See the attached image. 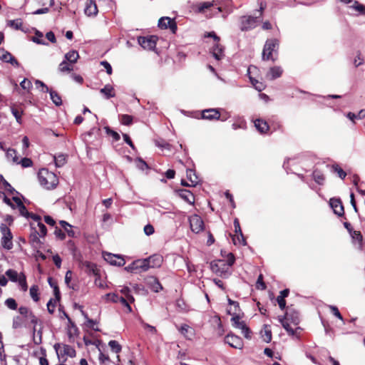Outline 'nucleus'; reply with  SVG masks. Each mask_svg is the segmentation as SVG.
Wrapping results in <instances>:
<instances>
[{
    "mask_svg": "<svg viewBox=\"0 0 365 365\" xmlns=\"http://www.w3.org/2000/svg\"><path fill=\"white\" fill-rule=\"evenodd\" d=\"M38 178L41 185L48 190L54 188L58 182L57 176L46 168L39 170Z\"/></svg>",
    "mask_w": 365,
    "mask_h": 365,
    "instance_id": "obj_1",
    "label": "nucleus"
},
{
    "mask_svg": "<svg viewBox=\"0 0 365 365\" xmlns=\"http://www.w3.org/2000/svg\"><path fill=\"white\" fill-rule=\"evenodd\" d=\"M278 48L279 41L277 38L267 39L263 48L262 59L264 61L272 60V61H274L275 58H273L272 53H277Z\"/></svg>",
    "mask_w": 365,
    "mask_h": 365,
    "instance_id": "obj_2",
    "label": "nucleus"
},
{
    "mask_svg": "<svg viewBox=\"0 0 365 365\" xmlns=\"http://www.w3.org/2000/svg\"><path fill=\"white\" fill-rule=\"evenodd\" d=\"M210 268L213 272L221 277H227L230 274V267L225 259L212 261L210 263Z\"/></svg>",
    "mask_w": 365,
    "mask_h": 365,
    "instance_id": "obj_3",
    "label": "nucleus"
},
{
    "mask_svg": "<svg viewBox=\"0 0 365 365\" xmlns=\"http://www.w3.org/2000/svg\"><path fill=\"white\" fill-rule=\"evenodd\" d=\"M257 16H242L240 18V29L247 31L255 29L257 26Z\"/></svg>",
    "mask_w": 365,
    "mask_h": 365,
    "instance_id": "obj_4",
    "label": "nucleus"
},
{
    "mask_svg": "<svg viewBox=\"0 0 365 365\" xmlns=\"http://www.w3.org/2000/svg\"><path fill=\"white\" fill-rule=\"evenodd\" d=\"M1 232L3 235L1 238V245L4 248L11 250L13 247L12 235L10 230L4 224L0 226Z\"/></svg>",
    "mask_w": 365,
    "mask_h": 365,
    "instance_id": "obj_5",
    "label": "nucleus"
},
{
    "mask_svg": "<svg viewBox=\"0 0 365 365\" xmlns=\"http://www.w3.org/2000/svg\"><path fill=\"white\" fill-rule=\"evenodd\" d=\"M189 223L191 230L198 234L204 229V222L202 218L197 215H193L189 217Z\"/></svg>",
    "mask_w": 365,
    "mask_h": 365,
    "instance_id": "obj_6",
    "label": "nucleus"
},
{
    "mask_svg": "<svg viewBox=\"0 0 365 365\" xmlns=\"http://www.w3.org/2000/svg\"><path fill=\"white\" fill-rule=\"evenodd\" d=\"M54 349L56 351V354L58 356H68L69 357L76 356V352L74 348H73L70 345L63 344L61 345L60 344H56L54 345Z\"/></svg>",
    "mask_w": 365,
    "mask_h": 365,
    "instance_id": "obj_7",
    "label": "nucleus"
},
{
    "mask_svg": "<svg viewBox=\"0 0 365 365\" xmlns=\"http://www.w3.org/2000/svg\"><path fill=\"white\" fill-rule=\"evenodd\" d=\"M158 38L155 36H140L138 39V43L144 48L153 50L156 46Z\"/></svg>",
    "mask_w": 365,
    "mask_h": 365,
    "instance_id": "obj_8",
    "label": "nucleus"
},
{
    "mask_svg": "<svg viewBox=\"0 0 365 365\" xmlns=\"http://www.w3.org/2000/svg\"><path fill=\"white\" fill-rule=\"evenodd\" d=\"M150 264L148 262V259H139L133 262L132 264L126 267L125 269L128 271H139L145 272L151 268Z\"/></svg>",
    "mask_w": 365,
    "mask_h": 365,
    "instance_id": "obj_9",
    "label": "nucleus"
},
{
    "mask_svg": "<svg viewBox=\"0 0 365 365\" xmlns=\"http://www.w3.org/2000/svg\"><path fill=\"white\" fill-rule=\"evenodd\" d=\"M158 26L161 29H170L173 34H175L178 29L175 20L169 17H161L158 21Z\"/></svg>",
    "mask_w": 365,
    "mask_h": 365,
    "instance_id": "obj_10",
    "label": "nucleus"
},
{
    "mask_svg": "<svg viewBox=\"0 0 365 365\" xmlns=\"http://www.w3.org/2000/svg\"><path fill=\"white\" fill-rule=\"evenodd\" d=\"M103 257L106 262L112 265L121 267L125 263V259L120 255L106 252L103 253Z\"/></svg>",
    "mask_w": 365,
    "mask_h": 365,
    "instance_id": "obj_11",
    "label": "nucleus"
},
{
    "mask_svg": "<svg viewBox=\"0 0 365 365\" xmlns=\"http://www.w3.org/2000/svg\"><path fill=\"white\" fill-rule=\"evenodd\" d=\"M234 227H235V232H236V235H234L233 237H232V240L234 242V244L235 245L239 244V245H246V241H245V237L243 236V234L242 232L239 220L237 218L234 220Z\"/></svg>",
    "mask_w": 365,
    "mask_h": 365,
    "instance_id": "obj_12",
    "label": "nucleus"
},
{
    "mask_svg": "<svg viewBox=\"0 0 365 365\" xmlns=\"http://www.w3.org/2000/svg\"><path fill=\"white\" fill-rule=\"evenodd\" d=\"M107 297H108V300H110L113 302L120 303L122 305H123L124 307H125L127 308L128 312H132L131 307L129 304L130 302L128 299H126L124 297L119 296L118 294L113 293V294H108Z\"/></svg>",
    "mask_w": 365,
    "mask_h": 365,
    "instance_id": "obj_13",
    "label": "nucleus"
},
{
    "mask_svg": "<svg viewBox=\"0 0 365 365\" xmlns=\"http://www.w3.org/2000/svg\"><path fill=\"white\" fill-rule=\"evenodd\" d=\"M220 113L217 108H209L202 111V118L209 120H220Z\"/></svg>",
    "mask_w": 365,
    "mask_h": 365,
    "instance_id": "obj_14",
    "label": "nucleus"
},
{
    "mask_svg": "<svg viewBox=\"0 0 365 365\" xmlns=\"http://www.w3.org/2000/svg\"><path fill=\"white\" fill-rule=\"evenodd\" d=\"M0 59L4 62L10 63L11 65L19 67L18 61L8 51L4 48H0Z\"/></svg>",
    "mask_w": 365,
    "mask_h": 365,
    "instance_id": "obj_15",
    "label": "nucleus"
},
{
    "mask_svg": "<svg viewBox=\"0 0 365 365\" xmlns=\"http://www.w3.org/2000/svg\"><path fill=\"white\" fill-rule=\"evenodd\" d=\"M175 192L178 193L179 197L186 202L189 203L190 205H194L195 196L190 190L185 189H179Z\"/></svg>",
    "mask_w": 365,
    "mask_h": 365,
    "instance_id": "obj_16",
    "label": "nucleus"
},
{
    "mask_svg": "<svg viewBox=\"0 0 365 365\" xmlns=\"http://www.w3.org/2000/svg\"><path fill=\"white\" fill-rule=\"evenodd\" d=\"M225 342L235 349H241L242 347L241 338L234 334H227L225 336Z\"/></svg>",
    "mask_w": 365,
    "mask_h": 365,
    "instance_id": "obj_17",
    "label": "nucleus"
},
{
    "mask_svg": "<svg viewBox=\"0 0 365 365\" xmlns=\"http://www.w3.org/2000/svg\"><path fill=\"white\" fill-rule=\"evenodd\" d=\"M283 69L280 66L271 67L266 74V78L270 81L274 80L282 76Z\"/></svg>",
    "mask_w": 365,
    "mask_h": 365,
    "instance_id": "obj_18",
    "label": "nucleus"
},
{
    "mask_svg": "<svg viewBox=\"0 0 365 365\" xmlns=\"http://www.w3.org/2000/svg\"><path fill=\"white\" fill-rule=\"evenodd\" d=\"M330 205L335 214L341 216L344 214V207L339 199L332 198L330 200Z\"/></svg>",
    "mask_w": 365,
    "mask_h": 365,
    "instance_id": "obj_19",
    "label": "nucleus"
},
{
    "mask_svg": "<svg viewBox=\"0 0 365 365\" xmlns=\"http://www.w3.org/2000/svg\"><path fill=\"white\" fill-rule=\"evenodd\" d=\"M283 317L294 325H297L299 323V313L290 309L286 312Z\"/></svg>",
    "mask_w": 365,
    "mask_h": 365,
    "instance_id": "obj_20",
    "label": "nucleus"
},
{
    "mask_svg": "<svg viewBox=\"0 0 365 365\" xmlns=\"http://www.w3.org/2000/svg\"><path fill=\"white\" fill-rule=\"evenodd\" d=\"M85 14L88 16H95L98 13L97 6L92 0H88L85 8Z\"/></svg>",
    "mask_w": 365,
    "mask_h": 365,
    "instance_id": "obj_21",
    "label": "nucleus"
},
{
    "mask_svg": "<svg viewBox=\"0 0 365 365\" xmlns=\"http://www.w3.org/2000/svg\"><path fill=\"white\" fill-rule=\"evenodd\" d=\"M151 267H159L161 266L163 258L160 255H153L147 258Z\"/></svg>",
    "mask_w": 365,
    "mask_h": 365,
    "instance_id": "obj_22",
    "label": "nucleus"
},
{
    "mask_svg": "<svg viewBox=\"0 0 365 365\" xmlns=\"http://www.w3.org/2000/svg\"><path fill=\"white\" fill-rule=\"evenodd\" d=\"M212 56L216 60H220L224 56V48L218 43H215L212 49Z\"/></svg>",
    "mask_w": 365,
    "mask_h": 365,
    "instance_id": "obj_23",
    "label": "nucleus"
},
{
    "mask_svg": "<svg viewBox=\"0 0 365 365\" xmlns=\"http://www.w3.org/2000/svg\"><path fill=\"white\" fill-rule=\"evenodd\" d=\"M255 126L260 133H266L269 128L267 123L261 119H256L255 120Z\"/></svg>",
    "mask_w": 365,
    "mask_h": 365,
    "instance_id": "obj_24",
    "label": "nucleus"
},
{
    "mask_svg": "<svg viewBox=\"0 0 365 365\" xmlns=\"http://www.w3.org/2000/svg\"><path fill=\"white\" fill-rule=\"evenodd\" d=\"M260 334L262 340L264 342H270L272 340V331L270 329V326L267 324L264 325V327L262 329Z\"/></svg>",
    "mask_w": 365,
    "mask_h": 365,
    "instance_id": "obj_25",
    "label": "nucleus"
},
{
    "mask_svg": "<svg viewBox=\"0 0 365 365\" xmlns=\"http://www.w3.org/2000/svg\"><path fill=\"white\" fill-rule=\"evenodd\" d=\"M27 324L23 317L16 316L13 318L12 328L17 329L21 327H26Z\"/></svg>",
    "mask_w": 365,
    "mask_h": 365,
    "instance_id": "obj_26",
    "label": "nucleus"
},
{
    "mask_svg": "<svg viewBox=\"0 0 365 365\" xmlns=\"http://www.w3.org/2000/svg\"><path fill=\"white\" fill-rule=\"evenodd\" d=\"M179 331L187 339H191L194 336L193 329L187 324H182Z\"/></svg>",
    "mask_w": 365,
    "mask_h": 365,
    "instance_id": "obj_27",
    "label": "nucleus"
},
{
    "mask_svg": "<svg viewBox=\"0 0 365 365\" xmlns=\"http://www.w3.org/2000/svg\"><path fill=\"white\" fill-rule=\"evenodd\" d=\"M65 60H66L70 63H75L77 62L79 55L78 51L76 50L70 51L69 52L65 54Z\"/></svg>",
    "mask_w": 365,
    "mask_h": 365,
    "instance_id": "obj_28",
    "label": "nucleus"
},
{
    "mask_svg": "<svg viewBox=\"0 0 365 365\" xmlns=\"http://www.w3.org/2000/svg\"><path fill=\"white\" fill-rule=\"evenodd\" d=\"M100 92L105 96L106 99H109L115 96L114 89L110 84L106 85L100 90Z\"/></svg>",
    "mask_w": 365,
    "mask_h": 365,
    "instance_id": "obj_29",
    "label": "nucleus"
},
{
    "mask_svg": "<svg viewBox=\"0 0 365 365\" xmlns=\"http://www.w3.org/2000/svg\"><path fill=\"white\" fill-rule=\"evenodd\" d=\"M279 321L289 335L294 336L295 334V331L290 327V322L287 321L282 317H279Z\"/></svg>",
    "mask_w": 365,
    "mask_h": 365,
    "instance_id": "obj_30",
    "label": "nucleus"
},
{
    "mask_svg": "<svg viewBox=\"0 0 365 365\" xmlns=\"http://www.w3.org/2000/svg\"><path fill=\"white\" fill-rule=\"evenodd\" d=\"M48 93H49L50 98H51L52 102L56 106H59L62 104L61 97L56 91H55L52 89H50Z\"/></svg>",
    "mask_w": 365,
    "mask_h": 365,
    "instance_id": "obj_31",
    "label": "nucleus"
},
{
    "mask_svg": "<svg viewBox=\"0 0 365 365\" xmlns=\"http://www.w3.org/2000/svg\"><path fill=\"white\" fill-rule=\"evenodd\" d=\"M312 178H313L314 180L317 184H319V185L324 184L325 178H324V174L321 171H319L318 170H314V172L312 173Z\"/></svg>",
    "mask_w": 365,
    "mask_h": 365,
    "instance_id": "obj_32",
    "label": "nucleus"
},
{
    "mask_svg": "<svg viewBox=\"0 0 365 365\" xmlns=\"http://www.w3.org/2000/svg\"><path fill=\"white\" fill-rule=\"evenodd\" d=\"M72 64L64 60L59 64L58 71L61 73L71 72L73 69Z\"/></svg>",
    "mask_w": 365,
    "mask_h": 365,
    "instance_id": "obj_33",
    "label": "nucleus"
},
{
    "mask_svg": "<svg viewBox=\"0 0 365 365\" xmlns=\"http://www.w3.org/2000/svg\"><path fill=\"white\" fill-rule=\"evenodd\" d=\"M187 178L191 182L192 186H195L197 183V176L195 170L192 169L187 170Z\"/></svg>",
    "mask_w": 365,
    "mask_h": 365,
    "instance_id": "obj_34",
    "label": "nucleus"
},
{
    "mask_svg": "<svg viewBox=\"0 0 365 365\" xmlns=\"http://www.w3.org/2000/svg\"><path fill=\"white\" fill-rule=\"evenodd\" d=\"M5 274L9 279L14 282H17L19 280V274L16 270L9 269L6 271Z\"/></svg>",
    "mask_w": 365,
    "mask_h": 365,
    "instance_id": "obj_35",
    "label": "nucleus"
},
{
    "mask_svg": "<svg viewBox=\"0 0 365 365\" xmlns=\"http://www.w3.org/2000/svg\"><path fill=\"white\" fill-rule=\"evenodd\" d=\"M11 110L13 115L15 117L16 121L19 123H21V115L23 113V110L21 108L16 106H11Z\"/></svg>",
    "mask_w": 365,
    "mask_h": 365,
    "instance_id": "obj_36",
    "label": "nucleus"
},
{
    "mask_svg": "<svg viewBox=\"0 0 365 365\" xmlns=\"http://www.w3.org/2000/svg\"><path fill=\"white\" fill-rule=\"evenodd\" d=\"M54 161L56 166L61 168L66 164V156L63 154H59L57 156H54Z\"/></svg>",
    "mask_w": 365,
    "mask_h": 365,
    "instance_id": "obj_37",
    "label": "nucleus"
},
{
    "mask_svg": "<svg viewBox=\"0 0 365 365\" xmlns=\"http://www.w3.org/2000/svg\"><path fill=\"white\" fill-rule=\"evenodd\" d=\"M1 180L2 181V187L9 192L10 194H19V192L3 178L1 176Z\"/></svg>",
    "mask_w": 365,
    "mask_h": 365,
    "instance_id": "obj_38",
    "label": "nucleus"
},
{
    "mask_svg": "<svg viewBox=\"0 0 365 365\" xmlns=\"http://www.w3.org/2000/svg\"><path fill=\"white\" fill-rule=\"evenodd\" d=\"M354 242L359 243V249L362 248V235L359 231H353L350 234Z\"/></svg>",
    "mask_w": 365,
    "mask_h": 365,
    "instance_id": "obj_39",
    "label": "nucleus"
},
{
    "mask_svg": "<svg viewBox=\"0 0 365 365\" xmlns=\"http://www.w3.org/2000/svg\"><path fill=\"white\" fill-rule=\"evenodd\" d=\"M231 321L232 322V325L237 329H241L246 324L244 321H240V317L238 315H235L232 317Z\"/></svg>",
    "mask_w": 365,
    "mask_h": 365,
    "instance_id": "obj_40",
    "label": "nucleus"
},
{
    "mask_svg": "<svg viewBox=\"0 0 365 365\" xmlns=\"http://www.w3.org/2000/svg\"><path fill=\"white\" fill-rule=\"evenodd\" d=\"M30 295L31 297L33 299V300L36 302L39 301V297H38V287L37 285H33L31 287L30 290Z\"/></svg>",
    "mask_w": 365,
    "mask_h": 365,
    "instance_id": "obj_41",
    "label": "nucleus"
},
{
    "mask_svg": "<svg viewBox=\"0 0 365 365\" xmlns=\"http://www.w3.org/2000/svg\"><path fill=\"white\" fill-rule=\"evenodd\" d=\"M7 25L11 27H13L16 30H21L22 21L21 19L10 20L8 21Z\"/></svg>",
    "mask_w": 365,
    "mask_h": 365,
    "instance_id": "obj_42",
    "label": "nucleus"
},
{
    "mask_svg": "<svg viewBox=\"0 0 365 365\" xmlns=\"http://www.w3.org/2000/svg\"><path fill=\"white\" fill-rule=\"evenodd\" d=\"M35 34L36 36L33 37L32 39L34 43L41 45H48V43H46L42 39L43 34L41 32H40L39 31H36Z\"/></svg>",
    "mask_w": 365,
    "mask_h": 365,
    "instance_id": "obj_43",
    "label": "nucleus"
},
{
    "mask_svg": "<svg viewBox=\"0 0 365 365\" xmlns=\"http://www.w3.org/2000/svg\"><path fill=\"white\" fill-rule=\"evenodd\" d=\"M108 345L113 352L118 354L121 351L122 347L117 341L111 340L109 341Z\"/></svg>",
    "mask_w": 365,
    "mask_h": 365,
    "instance_id": "obj_44",
    "label": "nucleus"
},
{
    "mask_svg": "<svg viewBox=\"0 0 365 365\" xmlns=\"http://www.w3.org/2000/svg\"><path fill=\"white\" fill-rule=\"evenodd\" d=\"M85 265L87 268V271L89 272V274H93V275H97L98 270L97 269V267L95 264L86 262Z\"/></svg>",
    "mask_w": 365,
    "mask_h": 365,
    "instance_id": "obj_45",
    "label": "nucleus"
},
{
    "mask_svg": "<svg viewBox=\"0 0 365 365\" xmlns=\"http://www.w3.org/2000/svg\"><path fill=\"white\" fill-rule=\"evenodd\" d=\"M19 286H21L23 291H26L28 289L26 276L24 273H20L19 280H18Z\"/></svg>",
    "mask_w": 365,
    "mask_h": 365,
    "instance_id": "obj_46",
    "label": "nucleus"
},
{
    "mask_svg": "<svg viewBox=\"0 0 365 365\" xmlns=\"http://www.w3.org/2000/svg\"><path fill=\"white\" fill-rule=\"evenodd\" d=\"M6 157L8 159H11L14 163H18V157L16 155V151L14 149H7Z\"/></svg>",
    "mask_w": 365,
    "mask_h": 365,
    "instance_id": "obj_47",
    "label": "nucleus"
},
{
    "mask_svg": "<svg viewBox=\"0 0 365 365\" xmlns=\"http://www.w3.org/2000/svg\"><path fill=\"white\" fill-rule=\"evenodd\" d=\"M120 292L125 296V298L130 302H134V297L130 294V289L125 287L120 289Z\"/></svg>",
    "mask_w": 365,
    "mask_h": 365,
    "instance_id": "obj_48",
    "label": "nucleus"
},
{
    "mask_svg": "<svg viewBox=\"0 0 365 365\" xmlns=\"http://www.w3.org/2000/svg\"><path fill=\"white\" fill-rule=\"evenodd\" d=\"M151 289L155 292H159L163 289L162 285L156 278H153V282H151Z\"/></svg>",
    "mask_w": 365,
    "mask_h": 365,
    "instance_id": "obj_49",
    "label": "nucleus"
},
{
    "mask_svg": "<svg viewBox=\"0 0 365 365\" xmlns=\"http://www.w3.org/2000/svg\"><path fill=\"white\" fill-rule=\"evenodd\" d=\"M5 305L11 310H16L17 309V303L16 300L13 298H9L7 299L5 302Z\"/></svg>",
    "mask_w": 365,
    "mask_h": 365,
    "instance_id": "obj_50",
    "label": "nucleus"
},
{
    "mask_svg": "<svg viewBox=\"0 0 365 365\" xmlns=\"http://www.w3.org/2000/svg\"><path fill=\"white\" fill-rule=\"evenodd\" d=\"M350 7L359 11L360 14H365V6L359 4L357 1H354V4Z\"/></svg>",
    "mask_w": 365,
    "mask_h": 365,
    "instance_id": "obj_51",
    "label": "nucleus"
},
{
    "mask_svg": "<svg viewBox=\"0 0 365 365\" xmlns=\"http://www.w3.org/2000/svg\"><path fill=\"white\" fill-rule=\"evenodd\" d=\"M212 5V3L208 1L200 3L197 6L198 12L202 13L205 9L210 8Z\"/></svg>",
    "mask_w": 365,
    "mask_h": 365,
    "instance_id": "obj_52",
    "label": "nucleus"
},
{
    "mask_svg": "<svg viewBox=\"0 0 365 365\" xmlns=\"http://www.w3.org/2000/svg\"><path fill=\"white\" fill-rule=\"evenodd\" d=\"M332 169L334 172L338 173V175L341 179H344L346 178V173L338 165H333Z\"/></svg>",
    "mask_w": 365,
    "mask_h": 365,
    "instance_id": "obj_53",
    "label": "nucleus"
},
{
    "mask_svg": "<svg viewBox=\"0 0 365 365\" xmlns=\"http://www.w3.org/2000/svg\"><path fill=\"white\" fill-rule=\"evenodd\" d=\"M120 122L123 125H129L133 122V117L129 115H122L120 116Z\"/></svg>",
    "mask_w": 365,
    "mask_h": 365,
    "instance_id": "obj_54",
    "label": "nucleus"
},
{
    "mask_svg": "<svg viewBox=\"0 0 365 365\" xmlns=\"http://www.w3.org/2000/svg\"><path fill=\"white\" fill-rule=\"evenodd\" d=\"M266 287V284L263 282L262 274H259L257 280L256 288L258 289L264 290Z\"/></svg>",
    "mask_w": 365,
    "mask_h": 365,
    "instance_id": "obj_55",
    "label": "nucleus"
},
{
    "mask_svg": "<svg viewBox=\"0 0 365 365\" xmlns=\"http://www.w3.org/2000/svg\"><path fill=\"white\" fill-rule=\"evenodd\" d=\"M37 226L38 227L39 231L37 232L38 236L43 237L47 233L46 227L42 222H38Z\"/></svg>",
    "mask_w": 365,
    "mask_h": 365,
    "instance_id": "obj_56",
    "label": "nucleus"
},
{
    "mask_svg": "<svg viewBox=\"0 0 365 365\" xmlns=\"http://www.w3.org/2000/svg\"><path fill=\"white\" fill-rule=\"evenodd\" d=\"M250 81L255 88L258 91H262L264 88L263 83L259 82L257 80L250 77Z\"/></svg>",
    "mask_w": 365,
    "mask_h": 365,
    "instance_id": "obj_57",
    "label": "nucleus"
},
{
    "mask_svg": "<svg viewBox=\"0 0 365 365\" xmlns=\"http://www.w3.org/2000/svg\"><path fill=\"white\" fill-rule=\"evenodd\" d=\"M329 308L330 309L331 312L335 317H336L339 319L344 322V318L341 316V314H340V312L336 307L333 306V305H329Z\"/></svg>",
    "mask_w": 365,
    "mask_h": 365,
    "instance_id": "obj_58",
    "label": "nucleus"
},
{
    "mask_svg": "<svg viewBox=\"0 0 365 365\" xmlns=\"http://www.w3.org/2000/svg\"><path fill=\"white\" fill-rule=\"evenodd\" d=\"M135 164L136 167L141 170H145L148 168V164L140 158H138L135 160Z\"/></svg>",
    "mask_w": 365,
    "mask_h": 365,
    "instance_id": "obj_59",
    "label": "nucleus"
},
{
    "mask_svg": "<svg viewBox=\"0 0 365 365\" xmlns=\"http://www.w3.org/2000/svg\"><path fill=\"white\" fill-rule=\"evenodd\" d=\"M57 301L53 299H51L48 303H47V309H48V312L50 313V314H53L54 312V309H55V307H56V304Z\"/></svg>",
    "mask_w": 365,
    "mask_h": 365,
    "instance_id": "obj_60",
    "label": "nucleus"
},
{
    "mask_svg": "<svg viewBox=\"0 0 365 365\" xmlns=\"http://www.w3.org/2000/svg\"><path fill=\"white\" fill-rule=\"evenodd\" d=\"M105 129H106V133L110 135L115 141H118L120 140V135L117 132L111 130L109 127H105Z\"/></svg>",
    "mask_w": 365,
    "mask_h": 365,
    "instance_id": "obj_61",
    "label": "nucleus"
},
{
    "mask_svg": "<svg viewBox=\"0 0 365 365\" xmlns=\"http://www.w3.org/2000/svg\"><path fill=\"white\" fill-rule=\"evenodd\" d=\"M21 164L23 168H29L32 166V160L28 158H24L20 162L18 161V164Z\"/></svg>",
    "mask_w": 365,
    "mask_h": 365,
    "instance_id": "obj_62",
    "label": "nucleus"
},
{
    "mask_svg": "<svg viewBox=\"0 0 365 365\" xmlns=\"http://www.w3.org/2000/svg\"><path fill=\"white\" fill-rule=\"evenodd\" d=\"M17 207L19 208L21 215L29 218L30 212H28L26 207L23 203H21V205H19Z\"/></svg>",
    "mask_w": 365,
    "mask_h": 365,
    "instance_id": "obj_63",
    "label": "nucleus"
},
{
    "mask_svg": "<svg viewBox=\"0 0 365 365\" xmlns=\"http://www.w3.org/2000/svg\"><path fill=\"white\" fill-rule=\"evenodd\" d=\"M19 314L23 316L25 319L29 316V314L31 312L28 307L21 306L19 308Z\"/></svg>",
    "mask_w": 365,
    "mask_h": 365,
    "instance_id": "obj_64",
    "label": "nucleus"
}]
</instances>
